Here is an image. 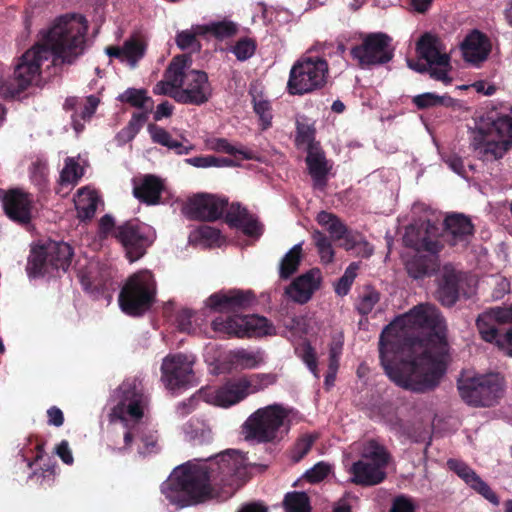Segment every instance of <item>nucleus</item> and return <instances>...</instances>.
<instances>
[{"mask_svg":"<svg viewBox=\"0 0 512 512\" xmlns=\"http://www.w3.org/2000/svg\"><path fill=\"white\" fill-rule=\"evenodd\" d=\"M403 328L419 330L418 336L393 333L386 326L379 339L381 365L397 386L416 393L434 390L446 372L449 345L444 318L430 304H419L398 320Z\"/></svg>","mask_w":512,"mask_h":512,"instance_id":"obj_1","label":"nucleus"},{"mask_svg":"<svg viewBox=\"0 0 512 512\" xmlns=\"http://www.w3.org/2000/svg\"><path fill=\"white\" fill-rule=\"evenodd\" d=\"M246 473L244 459L235 450H228L207 463L187 462L174 469L161 491L170 504L185 508L218 497L219 489L232 494Z\"/></svg>","mask_w":512,"mask_h":512,"instance_id":"obj_2","label":"nucleus"},{"mask_svg":"<svg viewBox=\"0 0 512 512\" xmlns=\"http://www.w3.org/2000/svg\"><path fill=\"white\" fill-rule=\"evenodd\" d=\"M88 22L82 15L61 16L47 32L44 43L36 44L17 59L13 74L0 84L5 99L18 97L40 77L41 66L52 63L72 64L84 52Z\"/></svg>","mask_w":512,"mask_h":512,"instance_id":"obj_3","label":"nucleus"},{"mask_svg":"<svg viewBox=\"0 0 512 512\" xmlns=\"http://www.w3.org/2000/svg\"><path fill=\"white\" fill-rule=\"evenodd\" d=\"M191 62L189 55L173 57L165 71L166 85L171 90L164 89L163 93L180 104L201 106L211 98L212 87L206 72L189 69Z\"/></svg>","mask_w":512,"mask_h":512,"instance_id":"obj_4","label":"nucleus"},{"mask_svg":"<svg viewBox=\"0 0 512 512\" xmlns=\"http://www.w3.org/2000/svg\"><path fill=\"white\" fill-rule=\"evenodd\" d=\"M471 133V147L480 159H501L512 148V108L510 113L498 110L485 113Z\"/></svg>","mask_w":512,"mask_h":512,"instance_id":"obj_5","label":"nucleus"},{"mask_svg":"<svg viewBox=\"0 0 512 512\" xmlns=\"http://www.w3.org/2000/svg\"><path fill=\"white\" fill-rule=\"evenodd\" d=\"M292 409L274 403L258 408L244 421L241 434L247 442L254 444H278L291 429Z\"/></svg>","mask_w":512,"mask_h":512,"instance_id":"obj_6","label":"nucleus"},{"mask_svg":"<svg viewBox=\"0 0 512 512\" xmlns=\"http://www.w3.org/2000/svg\"><path fill=\"white\" fill-rule=\"evenodd\" d=\"M474 225L471 219L462 213H450L443 221V229L428 221L425 231L418 238V250L439 253L447 244L457 250H464L474 236Z\"/></svg>","mask_w":512,"mask_h":512,"instance_id":"obj_7","label":"nucleus"},{"mask_svg":"<svg viewBox=\"0 0 512 512\" xmlns=\"http://www.w3.org/2000/svg\"><path fill=\"white\" fill-rule=\"evenodd\" d=\"M98 235L101 239L112 236L121 244L130 262L141 259L155 240V233L149 225L138 219H130L116 225L110 214L102 216L98 223Z\"/></svg>","mask_w":512,"mask_h":512,"instance_id":"obj_8","label":"nucleus"},{"mask_svg":"<svg viewBox=\"0 0 512 512\" xmlns=\"http://www.w3.org/2000/svg\"><path fill=\"white\" fill-rule=\"evenodd\" d=\"M157 284L149 270L130 275L120 290L118 302L121 310L133 317L145 314L156 301Z\"/></svg>","mask_w":512,"mask_h":512,"instance_id":"obj_9","label":"nucleus"},{"mask_svg":"<svg viewBox=\"0 0 512 512\" xmlns=\"http://www.w3.org/2000/svg\"><path fill=\"white\" fill-rule=\"evenodd\" d=\"M504 379L498 373L462 376L457 389L462 401L472 407H492L504 393Z\"/></svg>","mask_w":512,"mask_h":512,"instance_id":"obj_10","label":"nucleus"},{"mask_svg":"<svg viewBox=\"0 0 512 512\" xmlns=\"http://www.w3.org/2000/svg\"><path fill=\"white\" fill-rule=\"evenodd\" d=\"M329 73L328 62L320 57H301L291 67L286 90L302 96L322 89Z\"/></svg>","mask_w":512,"mask_h":512,"instance_id":"obj_11","label":"nucleus"},{"mask_svg":"<svg viewBox=\"0 0 512 512\" xmlns=\"http://www.w3.org/2000/svg\"><path fill=\"white\" fill-rule=\"evenodd\" d=\"M476 327L483 341L512 357V306L486 309L478 315Z\"/></svg>","mask_w":512,"mask_h":512,"instance_id":"obj_12","label":"nucleus"},{"mask_svg":"<svg viewBox=\"0 0 512 512\" xmlns=\"http://www.w3.org/2000/svg\"><path fill=\"white\" fill-rule=\"evenodd\" d=\"M73 255V248L68 243L64 241H46L31 249L27 272L32 277L44 276L59 270L66 272Z\"/></svg>","mask_w":512,"mask_h":512,"instance_id":"obj_13","label":"nucleus"},{"mask_svg":"<svg viewBox=\"0 0 512 512\" xmlns=\"http://www.w3.org/2000/svg\"><path fill=\"white\" fill-rule=\"evenodd\" d=\"M350 55L361 69L387 64L394 57L392 38L384 32L365 34L362 42L350 49Z\"/></svg>","mask_w":512,"mask_h":512,"instance_id":"obj_14","label":"nucleus"},{"mask_svg":"<svg viewBox=\"0 0 512 512\" xmlns=\"http://www.w3.org/2000/svg\"><path fill=\"white\" fill-rule=\"evenodd\" d=\"M212 330L220 337H253L270 334L272 324L265 317L258 315L218 316L211 323Z\"/></svg>","mask_w":512,"mask_h":512,"instance_id":"obj_15","label":"nucleus"},{"mask_svg":"<svg viewBox=\"0 0 512 512\" xmlns=\"http://www.w3.org/2000/svg\"><path fill=\"white\" fill-rule=\"evenodd\" d=\"M228 199L214 194L198 193L190 197L182 208L190 220L215 222L222 218Z\"/></svg>","mask_w":512,"mask_h":512,"instance_id":"obj_16","label":"nucleus"},{"mask_svg":"<svg viewBox=\"0 0 512 512\" xmlns=\"http://www.w3.org/2000/svg\"><path fill=\"white\" fill-rule=\"evenodd\" d=\"M468 275L456 270L450 265H445L438 279L437 299L446 307H452L460 296L469 297L464 286L468 285Z\"/></svg>","mask_w":512,"mask_h":512,"instance_id":"obj_17","label":"nucleus"},{"mask_svg":"<svg viewBox=\"0 0 512 512\" xmlns=\"http://www.w3.org/2000/svg\"><path fill=\"white\" fill-rule=\"evenodd\" d=\"M192 361L181 353L168 355L161 365L162 380L169 390L189 385L194 377Z\"/></svg>","mask_w":512,"mask_h":512,"instance_id":"obj_18","label":"nucleus"},{"mask_svg":"<svg viewBox=\"0 0 512 512\" xmlns=\"http://www.w3.org/2000/svg\"><path fill=\"white\" fill-rule=\"evenodd\" d=\"M256 300L251 290L229 289L211 294L206 304L214 312L237 313L251 307Z\"/></svg>","mask_w":512,"mask_h":512,"instance_id":"obj_19","label":"nucleus"},{"mask_svg":"<svg viewBox=\"0 0 512 512\" xmlns=\"http://www.w3.org/2000/svg\"><path fill=\"white\" fill-rule=\"evenodd\" d=\"M0 198L3 210L9 219L22 226L30 224L33 207L31 194L21 189L13 188L8 191L4 190Z\"/></svg>","mask_w":512,"mask_h":512,"instance_id":"obj_20","label":"nucleus"},{"mask_svg":"<svg viewBox=\"0 0 512 512\" xmlns=\"http://www.w3.org/2000/svg\"><path fill=\"white\" fill-rule=\"evenodd\" d=\"M305 163L313 182V188L323 191L328 184L332 163L326 158L325 152L319 144L307 146Z\"/></svg>","mask_w":512,"mask_h":512,"instance_id":"obj_21","label":"nucleus"},{"mask_svg":"<svg viewBox=\"0 0 512 512\" xmlns=\"http://www.w3.org/2000/svg\"><path fill=\"white\" fill-rule=\"evenodd\" d=\"M448 468L461 478L475 492L489 501L494 506L500 504V499L490 486L465 462L457 459L447 461Z\"/></svg>","mask_w":512,"mask_h":512,"instance_id":"obj_22","label":"nucleus"},{"mask_svg":"<svg viewBox=\"0 0 512 512\" xmlns=\"http://www.w3.org/2000/svg\"><path fill=\"white\" fill-rule=\"evenodd\" d=\"M316 221L329 233L331 241H342L340 246L345 250H352L357 245L358 235L350 230L337 215L321 211L317 214Z\"/></svg>","mask_w":512,"mask_h":512,"instance_id":"obj_23","label":"nucleus"},{"mask_svg":"<svg viewBox=\"0 0 512 512\" xmlns=\"http://www.w3.org/2000/svg\"><path fill=\"white\" fill-rule=\"evenodd\" d=\"M461 51L465 61L479 64L488 58L491 52V43L485 34L473 30L462 42Z\"/></svg>","mask_w":512,"mask_h":512,"instance_id":"obj_24","label":"nucleus"},{"mask_svg":"<svg viewBox=\"0 0 512 512\" xmlns=\"http://www.w3.org/2000/svg\"><path fill=\"white\" fill-rule=\"evenodd\" d=\"M318 271L309 270L295 278L285 289V295L298 304L307 303L319 287Z\"/></svg>","mask_w":512,"mask_h":512,"instance_id":"obj_25","label":"nucleus"},{"mask_svg":"<svg viewBox=\"0 0 512 512\" xmlns=\"http://www.w3.org/2000/svg\"><path fill=\"white\" fill-rule=\"evenodd\" d=\"M106 54L116 58L120 62H127L131 68H135L138 62L145 56L146 44L137 37H130L120 46H108Z\"/></svg>","mask_w":512,"mask_h":512,"instance_id":"obj_26","label":"nucleus"},{"mask_svg":"<svg viewBox=\"0 0 512 512\" xmlns=\"http://www.w3.org/2000/svg\"><path fill=\"white\" fill-rule=\"evenodd\" d=\"M418 246V241L416 242ZM417 254L406 262V270L410 277L413 279H424L431 277L439 269L438 253L428 252V255L421 254L424 250H418Z\"/></svg>","mask_w":512,"mask_h":512,"instance_id":"obj_27","label":"nucleus"},{"mask_svg":"<svg viewBox=\"0 0 512 512\" xmlns=\"http://www.w3.org/2000/svg\"><path fill=\"white\" fill-rule=\"evenodd\" d=\"M349 472L352 475L351 482L361 486L380 484L387 477L386 471L363 459L354 462Z\"/></svg>","mask_w":512,"mask_h":512,"instance_id":"obj_28","label":"nucleus"},{"mask_svg":"<svg viewBox=\"0 0 512 512\" xmlns=\"http://www.w3.org/2000/svg\"><path fill=\"white\" fill-rule=\"evenodd\" d=\"M417 54L431 66H449L450 57L441 53L437 47V38L430 33L423 34L416 44Z\"/></svg>","mask_w":512,"mask_h":512,"instance_id":"obj_29","label":"nucleus"},{"mask_svg":"<svg viewBox=\"0 0 512 512\" xmlns=\"http://www.w3.org/2000/svg\"><path fill=\"white\" fill-rule=\"evenodd\" d=\"M244 386L241 377L228 380L217 390L215 397L216 403L221 407H230L241 402L248 396Z\"/></svg>","mask_w":512,"mask_h":512,"instance_id":"obj_30","label":"nucleus"},{"mask_svg":"<svg viewBox=\"0 0 512 512\" xmlns=\"http://www.w3.org/2000/svg\"><path fill=\"white\" fill-rule=\"evenodd\" d=\"M164 184L160 178L155 175L144 176L140 185L134 187V196L147 205H156L159 203Z\"/></svg>","mask_w":512,"mask_h":512,"instance_id":"obj_31","label":"nucleus"},{"mask_svg":"<svg viewBox=\"0 0 512 512\" xmlns=\"http://www.w3.org/2000/svg\"><path fill=\"white\" fill-rule=\"evenodd\" d=\"M145 405L146 397L134 387L123 391V399L118 408L131 419L138 421L144 415Z\"/></svg>","mask_w":512,"mask_h":512,"instance_id":"obj_32","label":"nucleus"},{"mask_svg":"<svg viewBox=\"0 0 512 512\" xmlns=\"http://www.w3.org/2000/svg\"><path fill=\"white\" fill-rule=\"evenodd\" d=\"M361 459L373 463L375 466L385 471L390 463L392 456L386 447L375 439H369L363 444Z\"/></svg>","mask_w":512,"mask_h":512,"instance_id":"obj_33","label":"nucleus"},{"mask_svg":"<svg viewBox=\"0 0 512 512\" xmlns=\"http://www.w3.org/2000/svg\"><path fill=\"white\" fill-rule=\"evenodd\" d=\"M99 201L100 198L96 191L88 188L79 189L78 198L75 202L79 220L83 222L91 220L96 213Z\"/></svg>","mask_w":512,"mask_h":512,"instance_id":"obj_34","label":"nucleus"},{"mask_svg":"<svg viewBox=\"0 0 512 512\" xmlns=\"http://www.w3.org/2000/svg\"><path fill=\"white\" fill-rule=\"evenodd\" d=\"M229 360L232 365L241 369H254L264 362L262 352L243 348L231 351Z\"/></svg>","mask_w":512,"mask_h":512,"instance_id":"obj_35","label":"nucleus"},{"mask_svg":"<svg viewBox=\"0 0 512 512\" xmlns=\"http://www.w3.org/2000/svg\"><path fill=\"white\" fill-rule=\"evenodd\" d=\"M210 150L226 153L232 156L240 155L244 160H258L256 153L243 146L235 147L225 138H213L206 142Z\"/></svg>","mask_w":512,"mask_h":512,"instance_id":"obj_36","label":"nucleus"},{"mask_svg":"<svg viewBox=\"0 0 512 512\" xmlns=\"http://www.w3.org/2000/svg\"><path fill=\"white\" fill-rule=\"evenodd\" d=\"M302 258V245H294L282 258L279 265V276L288 279L297 272Z\"/></svg>","mask_w":512,"mask_h":512,"instance_id":"obj_37","label":"nucleus"},{"mask_svg":"<svg viewBox=\"0 0 512 512\" xmlns=\"http://www.w3.org/2000/svg\"><path fill=\"white\" fill-rule=\"evenodd\" d=\"M241 378L248 395L263 391L277 381V376L273 373H256L244 375Z\"/></svg>","mask_w":512,"mask_h":512,"instance_id":"obj_38","label":"nucleus"},{"mask_svg":"<svg viewBox=\"0 0 512 512\" xmlns=\"http://www.w3.org/2000/svg\"><path fill=\"white\" fill-rule=\"evenodd\" d=\"M116 99L137 109H145L147 103H153L152 98L148 96V92L144 88H127Z\"/></svg>","mask_w":512,"mask_h":512,"instance_id":"obj_39","label":"nucleus"},{"mask_svg":"<svg viewBox=\"0 0 512 512\" xmlns=\"http://www.w3.org/2000/svg\"><path fill=\"white\" fill-rule=\"evenodd\" d=\"M285 512H311L310 499L305 492H288L283 500Z\"/></svg>","mask_w":512,"mask_h":512,"instance_id":"obj_40","label":"nucleus"},{"mask_svg":"<svg viewBox=\"0 0 512 512\" xmlns=\"http://www.w3.org/2000/svg\"><path fill=\"white\" fill-rule=\"evenodd\" d=\"M412 103L419 109L424 110L431 107L445 106L449 107L453 103V98L448 95L439 96L435 93L427 92L416 95L412 98Z\"/></svg>","mask_w":512,"mask_h":512,"instance_id":"obj_41","label":"nucleus"},{"mask_svg":"<svg viewBox=\"0 0 512 512\" xmlns=\"http://www.w3.org/2000/svg\"><path fill=\"white\" fill-rule=\"evenodd\" d=\"M99 103L100 99L95 95H89L86 97L85 103L80 113H75L72 116L73 127L77 132L84 129V125L80 122V120L84 122L89 121L95 114Z\"/></svg>","mask_w":512,"mask_h":512,"instance_id":"obj_42","label":"nucleus"},{"mask_svg":"<svg viewBox=\"0 0 512 512\" xmlns=\"http://www.w3.org/2000/svg\"><path fill=\"white\" fill-rule=\"evenodd\" d=\"M253 109L259 117L261 130H267L272 125V105L269 100L252 95Z\"/></svg>","mask_w":512,"mask_h":512,"instance_id":"obj_43","label":"nucleus"},{"mask_svg":"<svg viewBox=\"0 0 512 512\" xmlns=\"http://www.w3.org/2000/svg\"><path fill=\"white\" fill-rule=\"evenodd\" d=\"M312 239L318 250L321 261L326 264L333 262L335 253L329 237L325 233L315 230L312 233Z\"/></svg>","mask_w":512,"mask_h":512,"instance_id":"obj_44","label":"nucleus"},{"mask_svg":"<svg viewBox=\"0 0 512 512\" xmlns=\"http://www.w3.org/2000/svg\"><path fill=\"white\" fill-rule=\"evenodd\" d=\"M380 300V293L371 286H366L359 296L356 304L357 311L361 315H368Z\"/></svg>","mask_w":512,"mask_h":512,"instance_id":"obj_45","label":"nucleus"},{"mask_svg":"<svg viewBox=\"0 0 512 512\" xmlns=\"http://www.w3.org/2000/svg\"><path fill=\"white\" fill-rule=\"evenodd\" d=\"M83 176V168L73 158H67L60 174L62 183L76 184Z\"/></svg>","mask_w":512,"mask_h":512,"instance_id":"obj_46","label":"nucleus"},{"mask_svg":"<svg viewBox=\"0 0 512 512\" xmlns=\"http://www.w3.org/2000/svg\"><path fill=\"white\" fill-rule=\"evenodd\" d=\"M238 32L236 23L228 20L211 22V35L217 40L231 38Z\"/></svg>","mask_w":512,"mask_h":512,"instance_id":"obj_47","label":"nucleus"},{"mask_svg":"<svg viewBox=\"0 0 512 512\" xmlns=\"http://www.w3.org/2000/svg\"><path fill=\"white\" fill-rule=\"evenodd\" d=\"M256 50L255 40L244 37L239 39L232 48V52L239 61H245L252 57Z\"/></svg>","mask_w":512,"mask_h":512,"instance_id":"obj_48","label":"nucleus"},{"mask_svg":"<svg viewBox=\"0 0 512 512\" xmlns=\"http://www.w3.org/2000/svg\"><path fill=\"white\" fill-rule=\"evenodd\" d=\"M175 40L181 50L190 49L192 52H200L202 48L200 41L195 37V33L192 30L178 32Z\"/></svg>","mask_w":512,"mask_h":512,"instance_id":"obj_49","label":"nucleus"},{"mask_svg":"<svg viewBox=\"0 0 512 512\" xmlns=\"http://www.w3.org/2000/svg\"><path fill=\"white\" fill-rule=\"evenodd\" d=\"M147 120L148 111L133 113L127 126L122 129V134H127V140L134 139Z\"/></svg>","mask_w":512,"mask_h":512,"instance_id":"obj_50","label":"nucleus"},{"mask_svg":"<svg viewBox=\"0 0 512 512\" xmlns=\"http://www.w3.org/2000/svg\"><path fill=\"white\" fill-rule=\"evenodd\" d=\"M226 209L225 221L232 228L241 225V222L250 214L240 203H232Z\"/></svg>","mask_w":512,"mask_h":512,"instance_id":"obj_51","label":"nucleus"},{"mask_svg":"<svg viewBox=\"0 0 512 512\" xmlns=\"http://www.w3.org/2000/svg\"><path fill=\"white\" fill-rule=\"evenodd\" d=\"M316 437L313 435H305L301 437L295 444L292 459L294 462H299L302 460L311 450Z\"/></svg>","mask_w":512,"mask_h":512,"instance_id":"obj_52","label":"nucleus"},{"mask_svg":"<svg viewBox=\"0 0 512 512\" xmlns=\"http://www.w3.org/2000/svg\"><path fill=\"white\" fill-rule=\"evenodd\" d=\"M236 229H240L245 235L249 237H259L262 234L263 227L258 220L249 214L242 222L237 225Z\"/></svg>","mask_w":512,"mask_h":512,"instance_id":"obj_53","label":"nucleus"},{"mask_svg":"<svg viewBox=\"0 0 512 512\" xmlns=\"http://www.w3.org/2000/svg\"><path fill=\"white\" fill-rule=\"evenodd\" d=\"M301 359L306 364L311 373L315 376V378L319 379L320 375L318 370L316 352L309 343L303 345Z\"/></svg>","mask_w":512,"mask_h":512,"instance_id":"obj_54","label":"nucleus"},{"mask_svg":"<svg viewBox=\"0 0 512 512\" xmlns=\"http://www.w3.org/2000/svg\"><path fill=\"white\" fill-rule=\"evenodd\" d=\"M330 473V465L325 462H318L305 473V477L310 483H318L324 480Z\"/></svg>","mask_w":512,"mask_h":512,"instance_id":"obj_55","label":"nucleus"},{"mask_svg":"<svg viewBox=\"0 0 512 512\" xmlns=\"http://www.w3.org/2000/svg\"><path fill=\"white\" fill-rule=\"evenodd\" d=\"M416 506L413 500L404 495H397L393 498L389 512H415Z\"/></svg>","mask_w":512,"mask_h":512,"instance_id":"obj_56","label":"nucleus"},{"mask_svg":"<svg viewBox=\"0 0 512 512\" xmlns=\"http://www.w3.org/2000/svg\"><path fill=\"white\" fill-rule=\"evenodd\" d=\"M148 132L153 143L162 145L164 147L169 144V141L172 138L171 134L166 129L153 123L148 125Z\"/></svg>","mask_w":512,"mask_h":512,"instance_id":"obj_57","label":"nucleus"},{"mask_svg":"<svg viewBox=\"0 0 512 512\" xmlns=\"http://www.w3.org/2000/svg\"><path fill=\"white\" fill-rule=\"evenodd\" d=\"M140 440L143 446L139 448V454L148 455L159 451L158 436L155 433H143Z\"/></svg>","mask_w":512,"mask_h":512,"instance_id":"obj_58","label":"nucleus"},{"mask_svg":"<svg viewBox=\"0 0 512 512\" xmlns=\"http://www.w3.org/2000/svg\"><path fill=\"white\" fill-rule=\"evenodd\" d=\"M197 234L201 240H203L209 244L217 243L221 236L220 231L218 229L207 226V225L200 226L197 229Z\"/></svg>","mask_w":512,"mask_h":512,"instance_id":"obj_59","label":"nucleus"},{"mask_svg":"<svg viewBox=\"0 0 512 512\" xmlns=\"http://www.w3.org/2000/svg\"><path fill=\"white\" fill-rule=\"evenodd\" d=\"M451 69V65L449 66H429L428 72L432 79L442 81L445 84H449L452 81V78L449 77L448 72Z\"/></svg>","mask_w":512,"mask_h":512,"instance_id":"obj_60","label":"nucleus"},{"mask_svg":"<svg viewBox=\"0 0 512 512\" xmlns=\"http://www.w3.org/2000/svg\"><path fill=\"white\" fill-rule=\"evenodd\" d=\"M193 312L189 309H182L176 316L178 328L182 332H190L192 327Z\"/></svg>","mask_w":512,"mask_h":512,"instance_id":"obj_61","label":"nucleus"},{"mask_svg":"<svg viewBox=\"0 0 512 512\" xmlns=\"http://www.w3.org/2000/svg\"><path fill=\"white\" fill-rule=\"evenodd\" d=\"M166 147L177 155H187L194 149V145H192L187 139H184V142H181L171 138Z\"/></svg>","mask_w":512,"mask_h":512,"instance_id":"obj_62","label":"nucleus"},{"mask_svg":"<svg viewBox=\"0 0 512 512\" xmlns=\"http://www.w3.org/2000/svg\"><path fill=\"white\" fill-rule=\"evenodd\" d=\"M216 156L206 155V156H196L192 158L185 159V162L188 165L194 166L196 168H208L213 167L215 164Z\"/></svg>","mask_w":512,"mask_h":512,"instance_id":"obj_63","label":"nucleus"},{"mask_svg":"<svg viewBox=\"0 0 512 512\" xmlns=\"http://www.w3.org/2000/svg\"><path fill=\"white\" fill-rule=\"evenodd\" d=\"M342 352V343L333 342L329 348V363L328 368L338 369L339 368V358Z\"/></svg>","mask_w":512,"mask_h":512,"instance_id":"obj_64","label":"nucleus"}]
</instances>
